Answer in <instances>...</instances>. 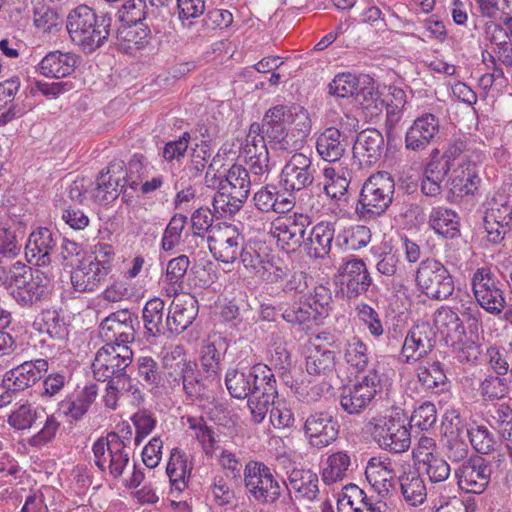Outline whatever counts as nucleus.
Here are the masks:
<instances>
[{"label":"nucleus","instance_id":"35","mask_svg":"<svg viewBox=\"0 0 512 512\" xmlns=\"http://www.w3.org/2000/svg\"><path fill=\"white\" fill-rule=\"evenodd\" d=\"M192 467L188 465L187 455L179 448H173L166 467L171 485V494L177 497L188 487Z\"/></svg>","mask_w":512,"mask_h":512},{"label":"nucleus","instance_id":"54","mask_svg":"<svg viewBox=\"0 0 512 512\" xmlns=\"http://www.w3.org/2000/svg\"><path fill=\"white\" fill-rule=\"evenodd\" d=\"M472 447L480 454H489L494 450L496 440L494 434L485 426L472 423L467 428Z\"/></svg>","mask_w":512,"mask_h":512},{"label":"nucleus","instance_id":"44","mask_svg":"<svg viewBox=\"0 0 512 512\" xmlns=\"http://www.w3.org/2000/svg\"><path fill=\"white\" fill-rule=\"evenodd\" d=\"M343 359L348 368L358 374L367 368L370 355L366 343L357 336L347 340L343 349Z\"/></svg>","mask_w":512,"mask_h":512},{"label":"nucleus","instance_id":"41","mask_svg":"<svg viewBox=\"0 0 512 512\" xmlns=\"http://www.w3.org/2000/svg\"><path fill=\"white\" fill-rule=\"evenodd\" d=\"M268 383L266 387L258 390L256 394L248 398L247 406L250 411L251 421L254 424L263 422L270 406L272 407L275 399L278 398L276 382Z\"/></svg>","mask_w":512,"mask_h":512},{"label":"nucleus","instance_id":"43","mask_svg":"<svg viewBox=\"0 0 512 512\" xmlns=\"http://www.w3.org/2000/svg\"><path fill=\"white\" fill-rule=\"evenodd\" d=\"M165 303L161 298L155 297L148 300L142 311V318L146 334L156 337L164 332L166 327Z\"/></svg>","mask_w":512,"mask_h":512},{"label":"nucleus","instance_id":"49","mask_svg":"<svg viewBox=\"0 0 512 512\" xmlns=\"http://www.w3.org/2000/svg\"><path fill=\"white\" fill-rule=\"evenodd\" d=\"M33 23L38 32L55 34L63 25V20L58 11L47 5L34 7Z\"/></svg>","mask_w":512,"mask_h":512},{"label":"nucleus","instance_id":"38","mask_svg":"<svg viewBox=\"0 0 512 512\" xmlns=\"http://www.w3.org/2000/svg\"><path fill=\"white\" fill-rule=\"evenodd\" d=\"M33 328L50 339L63 341L68 336L65 318L56 309H44L34 319Z\"/></svg>","mask_w":512,"mask_h":512},{"label":"nucleus","instance_id":"9","mask_svg":"<svg viewBox=\"0 0 512 512\" xmlns=\"http://www.w3.org/2000/svg\"><path fill=\"white\" fill-rule=\"evenodd\" d=\"M268 382L275 383V376L271 368L261 363L247 369H230L225 376L227 390L236 399H248Z\"/></svg>","mask_w":512,"mask_h":512},{"label":"nucleus","instance_id":"12","mask_svg":"<svg viewBox=\"0 0 512 512\" xmlns=\"http://www.w3.org/2000/svg\"><path fill=\"white\" fill-rule=\"evenodd\" d=\"M381 387V376L373 368L360 381L343 387L340 394V406L350 415L361 414L375 398Z\"/></svg>","mask_w":512,"mask_h":512},{"label":"nucleus","instance_id":"58","mask_svg":"<svg viewBox=\"0 0 512 512\" xmlns=\"http://www.w3.org/2000/svg\"><path fill=\"white\" fill-rule=\"evenodd\" d=\"M189 265L190 260L186 255H180L168 262L165 280L173 286L175 292L178 288H182L183 278L187 273Z\"/></svg>","mask_w":512,"mask_h":512},{"label":"nucleus","instance_id":"51","mask_svg":"<svg viewBox=\"0 0 512 512\" xmlns=\"http://www.w3.org/2000/svg\"><path fill=\"white\" fill-rule=\"evenodd\" d=\"M252 180L248 170L239 164L232 165L225 175V179L220 181L221 188H227L233 192L249 195Z\"/></svg>","mask_w":512,"mask_h":512},{"label":"nucleus","instance_id":"63","mask_svg":"<svg viewBox=\"0 0 512 512\" xmlns=\"http://www.w3.org/2000/svg\"><path fill=\"white\" fill-rule=\"evenodd\" d=\"M437 420L436 407L431 402H424L417 407L410 418V425L427 431L434 426Z\"/></svg>","mask_w":512,"mask_h":512},{"label":"nucleus","instance_id":"61","mask_svg":"<svg viewBox=\"0 0 512 512\" xmlns=\"http://www.w3.org/2000/svg\"><path fill=\"white\" fill-rule=\"evenodd\" d=\"M187 223V216L183 214L174 215L168 223L162 238V248L166 251L172 250L178 245L181 233Z\"/></svg>","mask_w":512,"mask_h":512},{"label":"nucleus","instance_id":"64","mask_svg":"<svg viewBox=\"0 0 512 512\" xmlns=\"http://www.w3.org/2000/svg\"><path fill=\"white\" fill-rule=\"evenodd\" d=\"M359 320L366 326L369 333L378 338L383 335L384 327L378 312L368 304L361 303L356 307Z\"/></svg>","mask_w":512,"mask_h":512},{"label":"nucleus","instance_id":"18","mask_svg":"<svg viewBox=\"0 0 512 512\" xmlns=\"http://www.w3.org/2000/svg\"><path fill=\"white\" fill-rule=\"evenodd\" d=\"M138 316L128 309L119 310L107 316L99 325V336L106 344L128 346L134 341Z\"/></svg>","mask_w":512,"mask_h":512},{"label":"nucleus","instance_id":"8","mask_svg":"<svg viewBox=\"0 0 512 512\" xmlns=\"http://www.w3.org/2000/svg\"><path fill=\"white\" fill-rule=\"evenodd\" d=\"M95 465L102 471L108 470L115 478H120L130 462L129 449L124 440L116 433L110 432L106 438H99L92 446Z\"/></svg>","mask_w":512,"mask_h":512},{"label":"nucleus","instance_id":"37","mask_svg":"<svg viewBox=\"0 0 512 512\" xmlns=\"http://www.w3.org/2000/svg\"><path fill=\"white\" fill-rule=\"evenodd\" d=\"M449 180L451 191L461 196L474 195L481 183L479 169L476 163L472 161H467L466 164L459 162V167L453 169Z\"/></svg>","mask_w":512,"mask_h":512},{"label":"nucleus","instance_id":"33","mask_svg":"<svg viewBox=\"0 0 512 512\" xmlns=\"http://www.w3.org/2000/svg\"><path fill=\"white\" fill-rule=\"evenodd\" d=\"M226 350V340L219 333H211L203 340L200 349V365L207 377L217 375Z\"/></svg>","mask_w":512,"mask_h":512},{"label":"nucleus","instance_id":"25","mask_svg":"<svg viewBox=\"0 0 512 512\" xmlns=\"http://www.w3.org/2000/svg\"><path fill=\"white\" fill-rule=\"evenodd\" d=\"M435 346V334L429 324L413 326L407 333L401 354L405 363H414L427 356Z\"/></svg>","mask_w":512,"mask_h":512},{"label":"nucleus","instance_id":"28","mask_svg":"<svg viewBox=\"0 0 512 512\" xmlns=\"http://www.w3.org/2000/svg\"><path fill=\"white\" fill-rule=\"evenodd\" d=\"M365 476L379 495H387L396 477L395 463L387 456L371 457L365 468Z\"/></svg>","mask_w":512,"mask_h":512},{"label":"nucleus","instance_id":"32","mask_svg":"<svg viewBox=\"0 0 512 512\" xmlns=\"http://www.w3.org/2000/svg\"><path fill=\"white\" fill-rule=\"evenodd\" d=\"M79 57L71 52L51 51L42 58L37 66L38 72L49 78H64L72 74Z\"/></svg>","mask_w":512,"mask_h":512},{"label":"nucleus","instance_id":"39","mask_svg":"<svg viewBox=\"0 0 512 512\" xmlns=\"http://www.w3.org/2000/svg\"><path fill=\"white\" fill-rule=\"evenodd\" d=\"M19 88L20 80L18 77H13L0 83V110L9 105L8 109L0 114V127L26 113L25 109L19 107L18 104L13 103Z\"/></svg>","mask_w":512,"mask_h":512},{"label":"nucleus","instance_id":"34","mask_svg":"<svg viewBox=\"0 0 512 512\" xmlns=\"http://www.w3.org/2000/svg\"><path fill=\"white\" fill-rule=\"evenodd\" d=\"M334 236V222L321 221L317 223L313 226L309 237L305 241L308 255L315 259H324L332 249Z\"/></svg>","mask_w":512,"mask_h":512},{"label":"nucleus","instance_id":"23","mask_svg":"<svg viewBox=\"0 0 512 512\" xmlns=\"http://www.w3.org/2000/svg\"><path fill=\"white\" fill-rule=\"evenodd\" d=\"M440 120L432 113H424L417 117L405 133V148L413 152H421L439 136Z\"/></svg>","mask_w":512,"mask_h":512},{"label":"nucleus","instance_id":"52","mask_svg":"<svg viewBox=\"0 0 512 512\" xmlns=\"http://www.w3.org/2000/svg\"><path fill=\"white\" fill-rule=\"evenodd\" d=\"M248 196L221 188L213 198V208L218 213L235 214L244 205Z\"/></svg>","mask_w":512,"mask_h":512},{"label":"nucleus","instance_id":"24","mask_svg":"<svg viewBox=\"0 0 512 512\" xmlns=\"http://www.w3.org/2000/svg\"><path fill=\"white\" fill-rule=\"evenodd\" d=\"M109 260L81 263L71 273V284L75 291L89 293L95 291L111 272Z\"/></svg>","mask_w":512,"mask_h":512},{"label":"nucleus","instance_id":"15","mask_svg":"<svg viewBox=\"0 0 512 512\" xmlns=\"http://www.w3.org/2000/svg\"><path fill=\"white\" fill-rule=\"evenodd\" d=\"M280 173V184L287 192H300L309 188L317 173L312 157L293 151Z\"/></svg>","mask_w":512,"mask_h":512},{"label":"nucleus","instance_id":"27","mask_svg":"<svg viewBox=\"0 0 512 512\" xmlns=\"http://www.w3.org/2000/svg\"><path fill=\"white\" fill-rule=\"evenodd\" d=\"M198 314V302L191 295H183L173 300L166 316V328L173 334L184 332Z\"/></svg>","mask_w":512,"mask_h":512},{"label":"nucleus","instance_id":"56","mask_svg":"<svg viewBox=\"0 0 512 512\" xmlns=\"http://www.w3.org/2000/svg\"><path fill=\"white\" fill-rule=\"evenodd\" d=\"M359 79L356 75L347 72L337 74L328 84V93L338 98L355 95L359 90Z\"/></svg>","mask_w":512,"mask_h":512},{"label":"nucleus","instance_id":"29","mask_svg":"<svg viewBox=\"0 0 512 512\" xmlns=\"http://www.w3.org/2000/svg\"><path fill=\"white\" fill-rule=\"evenodd\" d=\"M384 137L376 129L361 131L353 145V156L361 166L370 167L377 163L383 153Z\"/></svg>","mask_w":512,"mask_h":512},{"label":"nucleus","instance_id":"53","mask_svg":"<svg viewBox=\"0 0 512 512\" xmlns=\"http://www.w3.org/2000/svg\"><path fill=\"white\" fill-rule=\"evenodd\" d=\"M323 176L327 180V183L324 185L326 195L338 201L345 200L350 184V180L345 176V173L342 172L340 174L335 168L327 167L323 171Z\"/></svg>","mask_w":512,"mask_h":512},{"label":"nucleus","instance_id":"46","mask_svg":"<svg viewBox=\"0 0 512 512\" xmlns=\"http://www.w3.org/2000/svg\"><path fill=\"white\" fill-rule=\"evenodd\" d=\"M351 466V457L345 451H337L329 455L322 470V480L325 484L331 485L342 481L347 476Z\"/></svg>","mask_w":512,"mask_h":512},{"label":"nucleus","instance_id":"11","mask_svg":"<svg viewBox=\"0 0 512 512\" xmlns=\"http://www.w3.org/2000/svg\"><path fill=\"white\" fill-rule=\"evenodd\" d=\"M367 427L374 440L384 450L402 453L410 447V431L400 418L373 417Z\"/></svg>","mask_w":512,"mask_h":512},{"label":"nucleus","instance_id":"13","mask_svg":"<svg viewBox=\"0 0 512 512\" xmlns=\"http://www.w3.org/2000/svg\"><path fill=\"white\" fill-rule=\"evenodd\" d=\"M311 220L307 214L293 213L286 217H277L269 224L268 233L277 241L279 247L290 252L305 244L306 229Z\"/></svg>","mask_w":512,"mask_h":512},{"label":"nucleus","instance_id":"45","mask_svg":"<svg viewBox=\"0 0 512 512\" xmlns=\"http://www.w3.org/2000/svg\"><path fill=\"white\" fill-rule=\"evenodd\" d=\"M457 214L445 207H435L429 216V223L436 233L454 238L459 233V220Z\"/></svg>","mask_w":512,"mask_h":512},{"label":"nucleus","instance_id":"60","mask_svg":"<svg viewBox=\"0 0 512 512\" xmlns=\"http://www.w3.org/2000/svg\"><path fill=\"white\" fill-rule=\"evenodd\" d=\"M507 391V382L501 376L489 375L480 382V395L484 400H499L506 395Z\"/></svg>","mask_w":512,"mask_h":512},{"label":"nucleus","instance_id":"7","mask_svg":"<svg viewBox=\"0 0 512 512\" xmlns=\"http://www.w3.org/2000/svg\"><path fill=\"white\" fill-rule=\"evenodd\" d=\"M133 352L129 346L105 344L96 353L92 371L97 381L115 380L125 389L127 367L132 363Z\"/></svg>","mask_w":512,"mask_h":512},{"label":"nucleus","instance_id":"17","mask_svg":"<svg viewBox=\"0 0 512 512\" xmlns=\"http://www.w3.org/2000/svg\"><path fill=\"white\" fill-rule=\"evenodd\" d=\"M243 237L232 225L218 224L207 237L208 248L214 259L225 264L234 263L243 249Z\"/></svg>","mask_w":512,"mask_h":512},{"label":"nucleus","instance_id":"31","mask_svg":"<svg viewBox=\"0 0 512 512\" xmlns=\"http://www.w3.org/2000/svg\"><path fill=\"white\" fill-rule=\"evenodd\" d=\"M282 484L295 493L297 498L315 501L319 495L318 475L311 469L294 468L288 473L287 482L282 480Z\"/></svg>","mask_w":512,"mask_h":512},{"label":"nucleus","instance_id":"59","mask_svg":"<svg viewBox=\"0 0 512 512\" xmlns=\"http://www.w3.org/2000/svg\"><path fill=\"white\" fill-rule=\"evenodd\" d=\"M147 4L145 0H126L119 10L122 24H144Z\"/></svg>","mask_w":512,"mask_h":512},{"label":"nucleus","instance_id":"50","mask_svg":"<svg viewBox=\"0 0 512 512\" xmlns=\"http://www.w3.org/2000/svg\"><path fill=\"white\" fill-rule=\"evenodd\" d=\"M116 39L126 43L128 49H141L149 42L150 29L146 24H122L116 31Z\"/></svg>","mask_w":512,"mask_h":512},{"label":"nucleus","instance_id":"55","mask_svg":"<svg viewBox=\"0 0 512 512\" xmlns=\"http://www.w3.org/2000/svg\"><path fill=\"white\" fill-rule=\"evenodd\" d=\"M314 311L315 308L309 300L299 298L283 310L281 317L290 324L302 325L315 318Z\"/></svg>","mask_w":512,"mask_h":512},{"label":"nucleus","instance_id":"4","mask_svg":"<svg viewBox=\"0 0 512 512\" xmlns=\"http://www.w3.org/2000/svg\"><path fill=\"white\" fill-rule=\"evenodd\" d=\"M394 190L395 182L390 173L379 171L372 174L362 186L356 213L363 219L382 215L392 203Z\"/></svg>","mask_w":512,"mask_h":512},{"label":"nucleus","instance_id":"16","mask_svg":"<svg viewBox=\"0 0 512 512\" xmlns=\"http://www.w3.org/2000/svg\"><path fill=\"white\" fill-rule=\"evenodd\" d=\"M491 474V463L481 456L463 460L454 470L458 488L472 494H481L487 489Z\"/></svg>","mask_w":512,"mask_h":512},{"label":"nucleus","instance_id":"48","mask_svg":"<svg viewBox=\"0 0 512 512\" xmlns=\"http://www.w3.org/2000/svg\"><path fill=\"white\" fill-rule=\"evenodd\" d=\"M247 270L260 277L272 258L263 245H246L241 250L239 257Z\"/></svg>","mask_w":512,"mask_h":512},{"label":"nucleus","instance_id":"2","mask_svg":"<svg viewBox=\"0 0 512 512\" xmlns=\"http://www.w3.org/2000/svg\"><path fill=\"white\" fill-rule=\"evenodd\" d=\"M111 21L110 16H98L91 7L79 5L68 14L66 28L75 45L84 53H92L108 40Z\"/></svg>","mask_w":512,"mask_h":512},{"label":"nucleus","instance_id":"1","mask_svg":"<svg viewBox=\"0 0 512 512\" xmlns=\"http://www.w3.org/2000/svg\"><path fill=\"white\" fill-rule=\"evenodd\" d=\"M260 127L273 149L292 153L302 148L312 124L304 107L278 104L266 111Z\"/></svg>","mask_w":512,"mask_h":512},{"label":"nucleus","instance_id":"47","mask_svg":"<svg viewBox=\"0 0 512 512\" xmlns=\"http://www.w3.org/2000/svg\"><path fill=\"white\" fill-rule=\"evenodd\" d=\"M418 382L426 390L434 392L447 383L444 366L440 361L426 362L416 368Z\"/></svg>","mask_w":512,"mask_h":512},{"label":"nucleus","instance_id":"30","mask_svg":"<svg viewBox=\"0 0 512 512\" xmlns=\"http://www.w3.org/2000/svg\"><path fill=\"white\" fill-rule=\"evenodd\" d=\"M347 147V136L334 126L325 128L316 137V152L326 162L339 161L344 156Z\"/></svg>","mask_w":512,"mask_h":512},{"label":"nucleus","instance_id":"5","mask_svg":"<svg viewBox=\"0 0 512 512\" xmlns=\"http://www.w3.org/2000/svg\"><path fill=\"white\" fill-rule=\"evenodd\" d=\"M474 299L485 312L500 316L506 308L505 283L491 267L477 268L470 280Z\"/></svg>","mask_w":512,"mask_h":512},{"label":"nucleus","instance_id":"40","mask_svg":"<svg viewBox=\"0 0 512 512\" xmlns=\"http://www.w3.org/2000/svg\"><path fill=\"white\" fill-rule=\"evenodd\" d=\"M434 324L446 340L460 339L466 336L463 321L450 307L442 306L434 313Z\"/></svg>","mask_w":512,"mask_h":512},{"label":"nucleus","instance_id":"6","mask_svg":"<svg viewBox=\"0 0 512 512\" xmlns=\"http://www.w3.org/2000/svg\"><path fill=\"white\" fill-rule=\"evenodd\" d=\"M415 285L430 300L443 301L454 292V279L449 269L431 257L419 263L415 272Z\"/></svg>","mask_w":512,"mask_h":512},{"label":"nucleus","instance_id":"22","mask_svg":"<svg viewBox=\"0 0 512 512\" xmlns=\"http://www.w3.org/2000/svg\"><path fill=\"white\" fill-rule=\"evenodd\" d=\"M340 425L328 411L311 413L305 421L304 433L312 447L321 449L332 444L339 435Z\"/></svg>","mask_w":512,"mask_h":512},{"label":"nucleus","instance_id":"20","mask_svg":"<svg viewBox=\"0 0 512 512\" xmlns=\"http://www.w3.org/2000/svg\"><path fill=\"white\" fill-rule=\"evenodd\" d=\"M124 180V162H112L96 179V187L92 194L94 200L101 204H108L123 192L122 198L128 202V197L131 195L127 192Z\"/></svg>","mask_w":512,"mask_h":512},{"label":"nucleus","instance_id":"3","mask_svg":"<svg viewBox=\"0 0 512 512\" xmlns=\"http://www.w3.org/2000/svg\"><path fill=\"white\" fill-rule=\"evenodd\" d=\"M164 377L172 391L183 392L190 400L200 398L205 392L204 380L195 361L188 359L182 345L171 347L162 357Z\"/></svg>","mask_w":512,"mask_h":512},{"label":"nucleus","instance_id":"10","mask_svg":"<svg viewBox=\"0 0 512 512\" xmlns=\"http://www.w3.org/2000/svg\"><path fill=\"white\" fill-rule=\"evenodd\" d=\"M244 482L248 494L260 503L272 504L282 494L280 480L262 462L250 461L245 465Z\"/></svg>","mask_w":512,"mask_h":512},{"label":"nucleus","instance_id":"21","mask_svg":"<svg viewBox=\"0 0 512 512\" xmlns=\"http://www.w3.org/2000/svg\"><path fill=\"white\" fill-rule=\"evenodd\" d=\"M338 281L341 291L352 299L368 291L372 277L362 259L351 258L344 261L338 269Z\"/></svg>","mask_w":512,"mask_h":512},{"label":"nucleus","instance_id":"57","mask_svg":"<svg viewBox=\"0 0 512 512\" xmlns=\"http://www.w3.org/2000/svg\"><path fill=\"white\" fill-rule=\"evenodd\" d=\"M418 466L433 484L446 481L451 474L450 465L440 455L431 456L425 462L418 464Z\"/></svg>","mask_w":512,"mask_h":512},{"label":"nucleus","instance_id":"19","mask_svg":"<svg viewBox=\"0 0 512 512\" xmlns=\"http://www.w3.org/2000/svg\"><path fill=\"white\" fill-rule=\"evenodd\" d=\"M60 241L61 234L58 231L48 227H37L28 237L25 255L29 262H35L37 266H48L58 251Z\"/></svg>","mask_w":512,"mask_h":512},{"label":"nucleus","instance_id":"62","mask_svg":"<svg viewBox=\"0 0 512 512\" xmlns=\"http://www.w3.org/2000/svg\"><path fill=\"white\" fill-rule=\"evenodd\" d=\"M141 155H133L126 169L124 168L125 185L136 191L146 175V165Z\"/></svg>","mask_w":512,"mask_h":512},{"label":"nucleus","instance_id":"42","mask_svg":"<svg viewBox=\"0 0 512 512\" xmlns=\"http://www.w3.org/2000/svg\"><path fill=\"white\" fill-rule=\"evenodd\" d=\"M400 492L404 501L410 506H419L427 497L424 480L417 472L404 473L398 478Z\"/></svg>","mask_w":512,"mask_h":512},{"label":"nucleus","instance_id":"26","mask_svg":"<svg viewBox=\"0 0 512 512\" xmlns=\"http://www.w3.org/2000/svg\"><path fill=\"white\" fill-rule=\"evenodd\" d=\"M48 370V361L42 358L25 361L5 373L13 394L26 390L40 380Z\"/></svg>","mask_w":512,"mask_h":512},{"label":"nucleus","instance_id":"14","mask_svg":"<svg viewBox=\"0 0 512 512\" xmlns=\"http://www.w3.org/2000/svg\"><path fill=\"white\" fill-rule=\"evenodd\" d=\"M9 288L13 299L21 306H31L40 301L45 292L39 274L34 276L32 268L19 261L10 269Z\"/></svg>","mask_w":512,"mask_h":512},{"label":"nucleus","instance_id":"36","mask_svg":"<svg viewBox=\"0 0 512 512\" xmlns=\"http://www.w3.org/2000/svg\"><path fill=\"white\" fill-rule=\"evenodd\" d=\"M306 371L313 376H329L335 371L336 354L326 345L311 343L308 348Z\"/></svg>","mask_w":512,"mask_h":512}]
</instances>
